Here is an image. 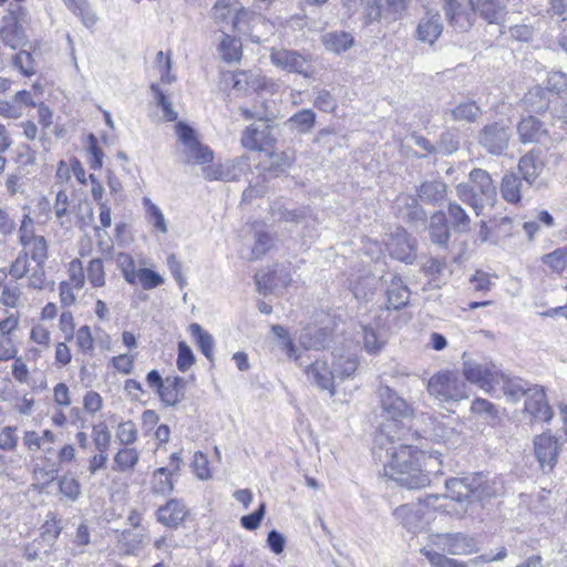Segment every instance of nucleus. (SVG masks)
I'll return each mask as SVG.
<instances>
[{"label": "nucleus", "instance_id": "f257e3e1", "mask_svg": "<svg viewBox=\"0 0 567 567\" xmlns=\"http://www.w3.org/2000/svg\"><path fill=\"white\" fill-rule=\"evenodd\" d=\"M440 451L426 452L410 443L390 446L384 458V476L409 489L423 488L431 483V475L442 473L443 461Z\"/></svg>", "mask_w": 567, "mask_h": 567}, {"label": "nucleus", "instance_id": "f03ea898", "mask_svg": "<svg viewBox=\"0 0 567 567\" xmlns=\"http://www.w3.org/2000/svg\"><path fill=\"white\" fill-rule=\"evenodd\" d=\"M378 398L384 421L375 435L373 455L380 461L384 458L390 446L405 443L409 430H405L403 425L405 421L414 416V408L388 385L379 386Z\"/></svg>", "mask_w": 567, "mask_h": 567}, {"label": "nucleus", "instance_id": "7ed1b4c3", "mask_svg": "<svg viewBox=\"0 0 567 567\" xmlns=\"http://www.w3.org/2000/svg\"><path fill=\"white\" fill-rule=\"evenodd\" d=\"M456 195L461 202L471 206L476 215L486 206H493L497 192L491 175L481 168H474L470 173V183H461L456 186Z\"/></svg>", "mask_w": 567, "mask_h": 567}, {"label": "nucleus", "instance_id": "20e7f679", "mask_svg": "<svg viewBox=\"0 0 567 567\" xmlns=\"http://www.w3.org/2000/svg\"><path fill=\"white\" fill-rule=\"evenodd\" d=\"M440 501V495H427L423 502L396 507L393 515L409 532L419 533L429 525L432 511H447V505L439 504Z\"/></svg>", "mask_w": 567, "mask_h": 567}, {"label": "nucleus", "instance_id": "39448f33", "mask_svg": "<svg viewBox=\"0 0 567 567\" xmlns=\"http://www.w3.org/2000/svg\"><path fill=\"white\" fill-rule=\"evenodd\" d=\"M429 393L441 402H457L467 399L470 389L457 373L449 370L432 375L427 382Z\"/></svg>", "mask_w": 567, "mask_h": 567}, {"label": "nucleus", "instance_id": "423d86ee", "mask_svg": "<svg viewBox=\"0 0 567 567\" xmlns=\"http://www.w3.org/2000/svg\"><path fill=\"white\" fill-rule=\"evenodd\" d=\"M484 477L481 473H473L462 478H450L445 482L447 495L441 499L451 498L460 504V511H466V506L474 499H481Z\"/></svg>", "mask_w": 567, "mask_h": 567}, {"label": "nucleus", "instance_id": "0eeeda50", "mask_svg": "<svg viewBox=\"0 0 567 567\" xmlns=\"http://www.w3.org/2000/svg\"><path fill=\"white\" fill-rule=\"evenodd\" d=\"M463 374L471 383L478 384L488 393H496L494 380L498 373L497 367L486 359L465 358L463 355Z\"/></svg>", "mask_w": 567, "mask_h": 567}, {"label": "nucleus", "instance_id": "6e6552de", "mask_svg": "<svg viewBox=\"0 0 567 567\" xmlns=\"http://www.w3.org/2000/svg\"><path fill=\"white\" fill-rule=\"evenodd\" d=\"M269 58L271 63L282 71L300 74L306 79L313 75L311 55L288 49H272Z\"/></svg>", "mask_w": 567, "mask_h": 567}, {"label": "nucleus", "instance_id": "1a4fd4ad", "mask_svg": "<svg viewBox=\"0 0 567 567\" xmlns=\"http://www.w3.org/2000/svg\"><path fill=\"white\" fill-rule=\"evenodd\" d=\"M24 9L18 4L10 8L8 14L2 18L0 30L1 40L4 45L17 50L27 43V35L22 27Z\"/></svg>", "mask_w": 567, "mask_h": 567}, {"label": "nucleus", "instance_id": "9d476101", "mask_svg": "<svg viewBox=\"0 0 567 567\" xmlns=\"http://www.w3.org/2000/svg\"><path fill=\"white\" fill-rule=\"evenodd\" d=\"M449 23L461 32L468 31L475 22V0H443Z\"/></svg>", "mask_w": 567, "mask_h": 567}, {"label": "nucleus", "instance_id": "9b49d317", "mask_svg": "<svg viewBox=\"0 0 567 567\" xmlns=\"http://www.w3.org/2000/svg\"><path fill=\"white\" fill-rule=\"evenodd\" d=\"M249 11L245 10L237 0H217L212 8L210 17L218 24H231L237 31L244 30V22Z\"/></svg>", "mask_w": 567, "mask_h": 567}, {"label": "nucleus", "instance_id": "f8f14e48", "mask_svg": "<svg viewBox=\"0 0 567 567\" xmlns=\"http://www.w3.org/2000/svg\"><path fill=\"white\" fill-rule=\"evenodd\" d=\"M512 137L511 126L494 122L485 125L478 134V143L491 154H501Z\"/></svg>", "mask_w": 567, "mask_h": 567}, {"label": "nucleus", "instance_id": "ddd939ff", "mask_svg": "<svg viewBox=\"0 0 567 567\" xmlns=\"http://www.w3.org/2000/svg\"><path fill=\"white\" fill-rule=\"evenodd\" d=\"M524 398V412L529 415L530 422H548L551 420L553 411L542 386L532 385Z\"/></svg>", "mask_w": 567, "mask_h": 567}, {"label": "nucleus", "instance_id": "4468645a", "mask_svg": "<svg viewBox=\"0 0 567 567\" xmlns=\"http://www.w3.org/2000/svg\"><path fill=\"white\" fill-rule=\"evenodd\" d=\"M559 449L558 440L550 434L544 433L535 437V455L544 472L551 471L555 467Z\"/></svg>", "mask_w": 567, "mask_h": 567}, {"label": "nucleus", "instance_id": "2eb2a0df", "mask_svg": "<svg viewBox=\"0 0 567 567\" xmlns=\"http://www.w3.org/2000/svg\"><path fill=\"white\" fill-rule=\"evenodd\" d=\"M494 384L497 392L492 394L495 396L504 395L511 403H517L532 386L527 381L519 378H511L502 371H498Z\"/></svg>", "mask_w": 567, "mask_h": 567}, {"label": "nucleus", "instance_id": "dca6fc26", "mask_svg": "<svg viewBox=\"0 0 567 567\" xmlns=\"http://www.w3.org/2000/svg\"><path fill=\"white\" fill-rule=\"evenodd\" d=\"M202 173L204 178L209 182H235L238 181L241 176V162L239 158H234L220 163H215L204 166L202 168Z\"/></svg>", "mask_w": 567, "mask_h": 567}, {"label": "nucleus", "instance_id": "f3484780", "mask_svg": "<svg viewBox=\"0 0 567 567\" xmlns=\"http://www.w3.org/2000/svg\"><path fill=\"white\" fill-rule=\"evenodd\" d=\"M443 31V23L439 12H426L417 23L415 38L430 45H433Z\"/></svg>", "mask_w": 567, "mask_h": 567}, {"label": "nucleus", "instance_id": "a211bd4d", "mask_svg": "<svg viewBox=\"0 0 567 567\" xmlns=\"http://www.w3.org/2000/svg\"><path fill=\"white\" fill-rule=\"evenodd\" d=\"M437 537L442 548L451 555H468L477 550V542L471 536L455 533Z\"/></svg>", "mask_w": 567, "mask_h": 567}, {"label": "nucleus", "instance_id": "6ab92c4d", "mask_svg": "<svg viewBox=\"0 0 567 567\" xmlns=\"http://www.w3.org/2000/svg\"><path fill=\"white\" fill-rule=\"evenodd\" d=\"M308 379L319 389L328 391L330 395L334 394L336 375L326 361H315L306 369Z\"/></svg>", "mask_w": 567, "mask_h": 567}, {"label": "nucleus", "instance_id": "aec40b11", "mask_svg": "<svg viewBox=\"0 0 567 567\" xmlns=\"http://www.w3.org/2000/svg\"><path fill=\"white\" fill-rule=\"evenodd\" d=\"M519 141L527 143H542L547 138L548 132L544 124L535 116H527L517 124Z\"/></svg>", "mask_w": 567, "mask_h": 567}, {"label": "nucleus", "instance_id": "412c9836", "mask_svg": "<svg viewBox=\"0 0 567 567\" xmlns=\"http://www.w3.org/2000/svg\"><path fill=\"white\" fill-rule=\"evenodd\" d=\"M271 142L270 127L266 124L261 126L252 124L248 126L241 135L243 146L250 151H260L270 145Z\"/></svg>", "mask_w": 567, "mask_h": 567}, {"label": "nucleus", "instance_id": "4be33fe9", "mask_svg": "<svg viewBox=\"0 0 567 567\" xmlns=\"http://www.w3.org/2000/svg\"><path fill=\"white\" fill-rule=\"evenodd\" d=\"M476 13L489 24H501L507 14V7L503 0H475Z\"/></svg>", "mask_w": 567, "mask_h": 567}, {"label": "nucleus", "instance_id": "5701e85b", "mask_svg": "<svg viewBox=\"0 0 567 567\" xmlns=\"http://www.w3.org/2000/svg\"><path fill=\"white\" fill-rule=\"evenodd\" d=\"M187 515L185 505L172 498L157 509V520L166 527L175 528L182 524Z\"/></svg>", "mask_w": 567, "mask_h": 567}, {"label": "nucleus", "instance_id": "b1692460", "mask_svg": "<svg viewBox=\"0 0 567 567\" xmlns=\"http://www.w3.org/2000/svg\"><path fill=\"white\" fill-rule=\"evenodd\" d=\"M20 244L23 247L22 252L34 262H47L49 258L48 254V241L43 236L40 235H22Z\"/></svg>", "mask_w": 567, "mask_h": 567}, {"label": "nucleus", "instance_id": "393cba45", "mask_svg": "<svg viewBox=\"0 0 567 567\" xmlns=\"http://www.w3.org/2000/svg\"><path fill=\"white\" fill-rule=\"evenodd\" d=\"M244 30L240 32L248 34L251 42L261 43L265 35L271 32L272 25L262 16L249 11L244 22Z\"/></svg>", "mask_w": 567, "mask_h": 567}, {"label": "nucleus", "instance_id": "a878e982", "mask_svg": "<svg viewBox=\"0 0 567 567\" xmlns=\"http://www.w3.org/2000/svg\"><path fill=\"white\" fill-rule=\"evenodd\" d=\"M386 308L398 310L409 303L410 290L400 277L391 276V280L386 289Z\"/></svg>", "mask_w": 567, "mask_h": 567}, {"label": "nucleus", "instance_id": "bb28decb", "mask_svg": "<svg viewBox=\"0 0 567 567\" xmlns=\"http://www.w3.org/2000/svg\"><path fill=\"white\" fill-rule=\"evenodd\" d=\"M399 206V214L403 219L410 223H424L426 219V213L423 207L419 204V198L401 195L396 199Z\"/></svg>", "mask_w": 567, "mask_h": 567}, {"label": "nucleus", "instance_id": "cd10ccee", "mask_svg": "<svg viewBox=\"0 0 567 567\" xmlns=\"http://www.w3.org/2000/svg\"><path fill=\"white\" fill-rule=\"evenodd\" d=\"M429 236L433 244L440 247H446L451 237L450 228L446 221V215L440 210L430 218Z\"/></svg>", "mask_w": 567, "mask_h": 567}, {"label": "nucleus", "instance_id": "c85d7f7f", "mask_svg": "<svg viewBox=\"0 0 567 567\" xmlns=\"http://www.w3.org/2000/svg\"><path fill=\"white\" fill-rule=\"evenodd\" d=\"M550 103V95L547 94L546 89H543L542 86H534L523 99L524 109L527 112L537 114L547 111Z\"/></svg>", "mask_w": 567, "mask_h": 567}, {"label": "nucleus", "instance_id": "c756f323", "mask_svg": "<svg viewBox=\"0 0 567 567\" xmlns=\"http://www.w3.org/2000/svg\"><path fill=\"white\" fill-rule=\"evenodd\" d=\"M417 198L431 205L442 202L446 195V184L442 181H425L416 189Z\"/></svg>", "mask_w": 567, "mask_h": 567}, {"label": "nucleus", "instance_id": "7c9ffc66", "mask_svg": "<svg viewBox=\"0 0 567 567\" xmlns=\"http://www.w3.org/2000/svg\"><path fill=\"white\" fill-rule=\"evenodd\" d=\"M482 114L483 110L474 101L461 102L445 112V116L450 115L452 121L466 123L476 122Z\"/></svg>", "mask_w": 567, "mask_h": 567}, {"label": "nucleus", "instance_id": "2f4dec72", "mask_svg": "<svg viewBox=\"0 0 567 567\" xmlns=\"http://www.w3.org/2000/svg\"><path fill=\"white\" fill-rule=\"evenodd\" d=\"M543 161L534 152L524 155L518 162V169L528 185H532L536 181L543 172Z\"/></svg>", "mask_w": 567, "mask_h": 567}, {"label": "nucleus", "instance_id": "473e14b6", "mask_svg": "<svg viewBox=\"0 0 567 567\" xmlns=\"http://www.w3.org/2000/svg\"><path fill=\"white\" fill-rule=\"evenodd\" d=\"M322 43L327 50L340 54L354 44V38L344 31L328 32L322 35Z\"/></svg>", "mask_w": 567, "mask_h": 567}, {"label": "nucleus", "instance_id": "72a5a7b5", "mask_svg": "<svg viewBox=\"0 0 567 567\" xmlns=\"http://www.w3.org/2000/svg\"><path fill=\"white\" fill-rule=\"evenodd\" d=\"M189 331L192 336L195 338L196 343L202 351V353L210 361L214 362V347L215 340L214 337L205 331L200 324L192 323L189 326Z\"/></svg>", "mask_w": 567, "mask_h": 567}, {"label": "nucleus", "instance_id": "f704fd0d", "mask_svg": "<svg viewBox=\"0 0 567 567\" xmlns=\"http://www.w3.org/2000/svg\"><path fill=\"white\" fill-rule=\"evenodd\" d=\"M522 186L523 184L516 174H505L501 185L503 198L508 203H518L522 198Z\"/></svg>", "mask_w": 567, "mask_h": 567}, {"label": "nucleus", "instance_id": "c9c22d12", "mask_svg": "<svg viewBox=\"0 0 567 567\" xmlns=\"http://www.w3.org/2000/svg\"><path fill=\"white\" fill-rule=\"evenodd\" d=\"M316 113L310 109H302L288 120V125L299 134L309 133L316 123Z\"/></svg>", "mask_w": 567, "mask_h": 567}, {"label": "nucleus", "instance_id": "e433bc0d", "mask_svg": "<svg viewBox=\"0 0 567 567\" xmlns=\"http://www.w3.org/2000/svg\"><path fill=\"white\" fill-rule=\"evenodd\" d=\"M447 215L453 229L456 233H467L471 228V218L465 209L455 202L449 203Z\"/></svg>", "mask_w": 567, "mask_h": 567}, {"label": "nucleus", "instance_id": "4c0bfd02", "mask_svg": "<svg viewBox=\"0 0 567 567\" xmlns=\"http://www.w3.org/2000/svg\"><path fill=\"white\" fill-rule=\"evenodd\" d=\"M184 153L187 163L198 165L210 163L214 158L213 151L208 146L203 145L199 141L185 147Z\"/></svg>", "mask_w": 567, "mask_h": 567}, {"label": "nucleus", "instance_id": "58836bf2", "mask_svg": "<svg viewBox=\"0 0 567 567\" xmlns=\"http://www.w3.org/2000/svg\"><path fill=\"white\" fill-rule=\"evenodd\" d=\"M362 332L365 351L370 354L379 353L386 342L384 334L369 326H363Z\"/></svg>", "mask_w": 567, "mask_h": 567}, {"label": "nucleus", "instance_id": "ea45409f", "mask_svg": "<svg viewBox=\"0 0 567 567\" xmlns=\"http://www.w3.org/2000/svg\"><path fill=\"white\" fill-rule=\"evenodd\" d=\"M299 341L306 349H320L326 344L327 333L323 329L308 327L300 334Z\"/></svg>", "mask_w": 567, "mask_h": 567}, {"label": "nucleus", "instance_id": "a19ab883", "mask_svg": "<svg viewBox=\"0 0 567 567\" xmlns=\"http://www.w3.org/2000/svg\"><path fill=\"white\" fill-rule=\"evenodd\" d=\"M219 51L221 52V56L225 61L237 62L241 58V42L239 39L224 34L219 44Z\"/></svg>", "mask_w": 567, "mask_h": 567}, {"label": "nucleus", "instance_id": "79ce46f5", "mask_svg": "<svg viewBox=\"0 0 567 567\" xmlns=\"http://www.w3.org/2000/svg\"><path fill=\"white\" fill-rule=\"evenodd\" d=\"M543 262L556 274L567 270V247L557 248L542 258Z\"/></svg>", "mask_w": 567, "mask_h": 567}, {"label": "nucleus", "instance_id": "37998d69", "mask_svg": "<svg viewBox=\"0 0 567 567\" xmlns=\"http://www.w3.org/2000/svg\"><path fill=\"white\" fill-rule=\"evenodd\" d=\"M64 2L76 16L81 18L85 27L91 28L96 23L97 18L89 8L86 0H64Z\"/></svg>", "mask_w": 567, "mask_h": 567}, {"label": "nucleus", "instance_id": "c03bdc74", "mask_svg": "<svg viewBox=\"0 0 567 567\" xmlns=\"http://www.w3.org/2000/svg\"><path fill=\"white\" fill-rule=\"evenodd\" d=\"M138 460L140 454L137 450L133 447L121 449L114 456V463L121 472L133 470Z\"/></svg>", "mask_w": 567, "mask_h": 567}, {"label": "nucleus", "instance_id": "a18cd8bd", "mask_svg": "<svg viewBox=\"0 0 567 567\" xmlns=\"http://www.w3.org/2000/svg\"><path fill=\"white\" fill-rule=\"evenodd\" d=\"M59 491L68 499L76 502L82 494L81 484L74 476L69 474L63 475L59 480Z\"/></svg>", "mask_w": 567, "mask_h": 567}, {"label": "nucleus", "instance_id": "49530a36", "mask_svg": "<svg viewBox=\"0 0 567 567\" xmlns=\"http://www.w3.org/2000/svg\"><path fill=\"white\" fill-rule=\"evenodd\" d=\"M248 76V91L254 92H275L278 87V85L270 79L261 75L258 72L247 71Z\"/></svg>", "mask_w": 567, "mask_h": 567}, {"label": "nucleus", "instance_id": "de8ad7c7", "mask_svg": "<svg viewBox=\"0 0 567 567\" xmlns=\"http://www.w3.org/2000/svg\"><path fill=\"white\" fill-rule=\"evenodd\" d=\"M421 554L427 558L432 567H467L464 561L449 558L443 554L436 553L425 547L421 549Z\"/></svg>", "mask_w": 567, "mask_h": 567}, {"label": "nucleus", "instance_id": "09e8293b", "mask_svg": "<svg viewBox=\"0 0 567 567\" xmlns=\"http://www.w3.org/2000/svg\"><path fill=\"white\" fill-rule=\"evenodd\" d=\"M358 369V360L354 357H340L333 362L336 379L343 380L351 377Z\"/></svg>", "mask_w": 567, "mask_h": 567}, {"label": "nucleus", "instance_id": "8fccbe9b", "mask_svg": "<svg viewBox=\"0 0 567 567\" xmlns=\"http://www.w3.org/2000/svg\"><path fill=\"white\" fill-rule=\"evenodd\" d=\"M92 439L99 453L107 454L111 444V432L106 424L100 423L93 426Z\"/></svg>", "mask_w": 567, "mask_h": 567}, {"label": "nucleus", "instance_id": "3c124183", "mask_svg": "<svg viewBox=\"0 0 567 567\" xmlns=\"http://www.w3.org/2000/svg\"><path fill=\"white\" fill-rule=\"evenodd\" d=\"M254 246L251 248V256L254 259H258L264 256L274 246V238L266 231H256L254 235Z\"/></svg>", "mask_w": 567, "mask_h": 567}, {"label": "nucleus", "instance_id": "603ef678", "mask_svg": "<svg viewBox=\"0 0 567 567\" xmlns=\"http://www.w3.org/2000/svg\"><path fill=\"white\" fill-rule=\"evenodd\" d=\"M86 272L89 282L93 287H103L105 285V271L101 258L90 260Z\"/></svg>", "mask_w": 567, "mask_h": 567}, {"label": "nucleus", "instance_id": "864d4df0", "mask_svg": "<svg viewBox=\"0 0 567 567\" xmlns=\"http://www.w3.org/2000/svg\"><path fill=\"white\" fill-rule=\"evenodd\" d=\"M391 255L400 260L405 262L406 265L413 264L416 258L415 254V240L405 238L403 247H396L391 249Z\"/></svg>", "mask_w": 567, "mask_h": 567}, {"label": "nucleus", "instance_id": "5fc2aeb1", "mask_svg": "<svg viewBox=\"0 0 567 567\" xmlns=\"http://www.w3.org/2000/svg\"><path fill=\"white\" fill-rule=\"evenodd\" d=\"M21 293L22 292L18 284H6L2 286L0 303L9 308H16L19 303Z\"/></svg>", "mask_w": 567, "mask_h": 567}, {"label": "nucleus", "instance_id": "6e6d98bb", "mask_svg": "<svg viewBox=\"0 0 567 567\" xmlns=\"http://www.w3.org/2000/svg\"><path fill=\"white\" fill-rule=\"evenodd\" d=\"M137 276L141 286L145 290L154 289L164 282V279L159 274L148 268L137 269Z\"/></svg>", "mask_w": 567, "mask_h": 567}, {"label": "nucleus", "instance_id": "4d7b16f0", "mask_svg": "<svg viewBox=\"0 0 567 567\" xmlns=\"http://www.w3.org/2000/svg\"><path fill=\"white\" fill-rule=\"evenodd\" d=\"M29 266H30L29 258L27 257L25 254H23L21 251V252H19L17 258L11 262V265L7 271V275H10L12 278H14L17 280L22 279L23 277H25L29 274V271H30Z\"/></svg>", "mask_w": 567, "mask_h": 567}, {"label": "nucleus", "instance_id": "13d9d810", "mask_svg": "<svg viewBox=\"0 0 567 567\" xmlns=\"http://www.w3.org/2000/svg\"><path fill=\"white\" fill-rule=\"evenodd\" d=\"M116 437L123 445H131L137 440V430L132 421L122 422L116 430Z\"/></svg>", "mask_w": 567, "mask_h": 567}, {"label": "nucleus", "instance_id": "bf43d9fd", "mask_svg": "<svg viewBox=\"0 0 567 567\" xmlns=\"http://www.w3.org/2000/svg\"><path fill=\"white\" fill-rule=\"evenodd\" d=\"M29 272V288L39 290L43 289L47 284L45 262H35V266Z\"/></svg>", "mask_w": 567, "mask_h": 567}, {"label": "nucleus", "instance_id": "052dcab7", "mask_svg": "<svg viewBox=\"0 0 567 567\" xmlns=\"http://www.w3.org/2000/svg\"><path fill=\"white\" fill-rule=\"evenodd\" d=\"M547 91V94H560L567 89V78L561 72L551 73L548 79L546 86L544 87Z\"/></svg>", "mask_w": 567, "mask_h": 567}, {"label": "nucleus", "instance_id": "680f3d73", "mask_svg": "<svg viewBox=\"0 0 567 567\" xmlns=\"http://www.w3.org/2000/svg\"><path fill=\"white\" fill-rule=\"evenodd\" d=\"M194 361L195 357L190 347L184 341L178 342V355L176 361L178 370H188L194 364Z\"/></svg>", "mask_w": 567, "mask_h": 567}, {"label": "nucleus", "instance_id": "e2e57ef3", "mask_svg": "<svg viewBox=\"0 0 567 567\" xmlns=\"http://www.w3.org/2000/svg\"><path fill=\"white\" fill-rule=\"evenodd\" d=\"M266 514V504L261 503L259 507L251 514L245 515L240 518V524L248 530H255L260 526L261 520Z\"/></svg>", "mask_w": 567, "mask_h": 567}, {"label": "nucleus", "instance_id": "0e129e2a", "mask_svg": "<svg viewBox=\"0 0 567 567\" xmlns=\"http://www.w3.org/2000/svg\"><path fill=\"white\" fill-rule=\"evenodd\" d=\"M313 103L317 109L327 113L333 112L337 109V100L327 90L318 91Z\"/></svg>", "mask_w": 567, "mask_h": 567}, {"label": "nucleus", "instance_id": "69168bd1", "mask_svg": "<svg viewBox=\"0 0 567 567\" xmlns=\"http://www.w3.org/2000/svg\"><path fill=\"white\" fill-rule=\"evenodd\" d=\"M161 400L167 406H173L179 401V392L178 389L174 385H171V379L166 378L165 383L157 391Z\"/></svg>", "mask_w": 567, "mask_h": 567}, {"label": "nucleus", "instance_id": "338daca9", "mask_svg": "<svg viewBox=\"0 0 567 567\" xmlns=\"http://www.w3.org/2000/svg\"><path fill=\"white\" fill-rule=\"evenodd\" d=\"M16 427L6 426L0 432V450L13 451L18 444V437L16 435Z\"/></svg>", "mask_w": 567, "mask_h": 567}, {"label": "nucleus", "instance_id": "774afa93", "mask_svg": "<svg viewBox=\"0 0 567 567\" xmlns=\"http://www.w3.org/2000/svg\"><path fill=\"white\" fill-rule=\"evenodd\" d=\"M18 348L11 337H0V361L16 359Z\"/></svg>", "mask_w": 567, "mask_h": 567}]
</instances>
